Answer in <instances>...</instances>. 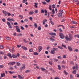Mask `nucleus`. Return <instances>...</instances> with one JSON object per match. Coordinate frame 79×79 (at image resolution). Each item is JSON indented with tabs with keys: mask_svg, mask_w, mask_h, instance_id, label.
<instances>
[{
	"mask_svg": "<svg viewBox=\"0 0 79 79\" xmlns=\"http://www.w3.org/2000/svg\"><path fill=\"white\" fill-rule=\"evenodd\" d=\"M59 35L60 36L61 39H64V35H63V34L62 33L60 32L59 33Z\"/></svg>",
	"mask_w": 79,
	"mask_h": 79,
	"instance_id": "nucleus-1",
	"label": "nucleus"
},
{
	"mask_svg": "<svg viewBox=\"0 0 79 79\" xmlns=\"http://www.w3.org/2000/svg\"><path fill=\"white\" fill-rule=\"evenodd\" d=\"M69 41H71L72 39H73V36L71 34H69Z\"/></svg>",
	"mask_w": 79,
	"mask_h": 79,
	"instance_id": "nucleus-2",
	"label": "nucleus"
},
{
	"mask_svg": "<svg viewBox=\"0 0 79 79\" xmlns=\"http://www.w3.org/2000/svg\"><path fill=\"white\" fill-rule=\"evenodd\" d=\"M42 50V47L40 46H39L38 47V52H40Z\"/></svg>",
	"mask_w": 79,
	"mask_h": 79,
	"instance_id": "nucleus-3",
	"label": "nucleus"
},
{
	"mask_svg": "<svg viewBox=\"0 0 79 79\" xmlns=\"http://www.w3.org/2000/svg\"><path fill=\"white\" fill-rule=\"evenodd\" d=\"M14 64H15V62H12L9 63L8 64V65H9L10 66H11Z\"/></svg>",
	"mask_w": 79,
	"mask_h": 79,
	"instance_id": "nucleus-4",
	"label": "nucleus"
},
{
	"mask_svg": "<svg viewBox=\"0 0 79 79\" xmlns=\"http://www.w3.org/2000/svg\"><path fill=\"white\" fill-rule=\"evenodd\" d=\"M68 48L69 49V52H72V51H73V49H72L71 47L68 46Z\"/></svg>",
	"mask_w": 79,
	"mask_h": 79,
	"instance_id": "nucleus-5",
	"label": "nucleus"
},
{
	"mask_svg": "<svg viewBox=\"0 0 79 79\" xmlns=\"http://www.w3.org/2000/svg\"><path fill=\"white\" fill-rule=\"evenodd\" d=\"M22 48H23L24 50H27V47H25L24 46H22L21 47Z\"/></svg>",
	"mask_w": 79,
	"mask_h": 79,
	"instance_id": "nucleus-6",
	"label": "nucleus"
},
{
	"mask_svg": "<svg viewBox=\"0 0 79 79\" xmlns=\"http://www.w3.org/2000/svg\"><path fill=\"white\" fill-rule=\"evenodd\" d=\"M55 50L52 49L51 50V54H55Z\"/></svg>",
	"mask_w": 79,
	"mask_h": 79,
	"instance_id": "nucleus-7",
	"label": "nucleus"
},
{
	"mask_svg": "<svg viewBox=\"0 0 79 79\" xmlns=\"http://www.w3.org/2000/svg\"><path fill=\"white\" fill-rule=\"evenodd\" d=\"M7 56H9V58H12V56H11V54L9 53L7 54Z\"/></svg>",
	"mask_w": 79,
	"mask_h": 79,
	"instance_id": "nucleus-8",
	"label": "nucleus"
},
{
	"mask_svg": "<svg viewBox=\"0 0 79 79\" xmlns=\"http://www.w3.org/2000/svg\"><path fill=\"white\" fill-rule=\"evenodd\" d=\"M12 58H17V56L15 55L14 54H12Z\"/></svg>",
	"mask_w": 79,
	"mask_h": 79,
	"instance_id": "nucleus-9",
	"label": "nucleus"
},
{
	"mask_svg": "<svg viewBox=\"0 0 79 79\" xmlns=\"http://www.w3.org/2000/svg\"><path fill=\"white\" fill-rule=\"evenodd\" d=\"M49 35H55V36H56V33L52 32L49 33Z\"/></svg>",
	"mask_w": 79,
	"mask_h": 79,
	"instance_id": "nucleus-10",
	"label": "nucleus"
},
{
	"mask_svg": "<svg viewBox=\"0 0 79 79\" xmlns=\"http://www.w3.org/2000/svg\"><path fill=\"white\" fill-rule=\"evenodd\" d=\"M2 13L4 14L5 16H6L7 15V14H8V13L6 12V11H4V10H3Z\"/></svg>",
	"mask_w": 79,
	"mask_h": 79,
	"instance_id": "nucleus-11",
	"label": "nucleus"
},
{
	"mask_svg": "<svg viewBox=\"0 0 79 79\" xmlns=\"http://www.w3.org/2000/svg\"><path fill=\"white\" fill-rule=\"evenodd\" d=\"M62 13H60L58 14V17H61V16H62Z\"/></svg>",
	"mask_w": 79,
	"mask_h": 79,
	"instance_id": "nucleus-12",
	"label": "nucleus"
},
{
	"mask_svg": "<svg viewBox=\"0 0 79 79\" xmlns=\"http://www.w3.org/2000/svg\"><path fill=\"white\" fill-rule=\"evenodd\" d=\"M25 69V66L23 65L22 67L20 68V70H23V69Z\"/></svg>",
	"mask_w": 79,
	"mask_h": 79,
	"instance_id": "nucleus-13",
	"label": "nucleus"
},
{
	"mask_svg": "<svg viewBox=\"0 0 79 79\" xmlns=\"http://www.w3.org/2000/svg\"><path fill=\"white\" fill-rule=\"evenodd\" d=\"M65 39L67 40V41H68V40H69V38L68 36H66Z\"/></svg>",
	"mask_w": 79,
	"mask_h": 79,
	"instance_id": "nucleus-14",
	"label": "nucleus"
},
{
	"mask_svg": "<svg viewBox=\"0 0 79 79\" xmlns=\"http://www.w3.org/2000/svg\"><path fill=\"white\" fill-rule=\"evenodd\" d=\"M52 49H53V50H55V51H58V48H52Z\"/></svg>",
	"mask_w": 79,
	"mask_h": 79,
	"instance_id": "nucleus-15",
	"label": "nucleus"
},
{
	"mask_svg": "<svg viewBox=\"0 0 79 79\" xmlns=\"http://www.w3.org/2000/svg\"><path fill=\"white\" fill-rule=\"evenodd\" d=\"M71 23L72 24H77V22H76L73 21H72Z\"/></svg>",
	"mask_w": 79,
	"mask_h": 79,
	"instance_id": "nucleus-16",
	"label": "nucleus"
},
{
	"mask_svg": "<svg viewBox=\"0 0 79 79\" xmlns=\"http://www.w3.org/2000/svg\"><path fill=\"white\" fill-rule=\"evenodd\" d=\"M58 68L59 70H61V66L60 65H58Z\"/></svg>",
	"mask_w": 79,
	"mask_h": 79,
	"instance_id": "nucleus-17",
	"label": "nucleus"
},
{
	"mask_svg": "<svg viewBox=\"0 0 79 79\" xmlns=\"http://www.w3.org/2000/svg\"><path fill=\"white\" fill-rule=\"evenodd\" d=\"M29 13L30 15H34V12L30 11V12H29Z\"/></svg>",
	"mask_w": 79,
	"mask_h": 79,
	"instance_id": "nucleus-18",
	"label": "nucleus"
},
{
	"mask_svg": "<svg viewBox=\"0 0 79 79\" xmlns=\"http://www.w3.org/2000/svg\"><path fill=\"white\" fill-rule=\"evenodd\" d=\"M16 64L17 65V66H19L21 64L19 62H17L16 63Z\"/></svg>",
	"mask_w": 79,
	"mask_h": 79,
	"instance_id": "nucleus-19",
	"label": "nucleus"
},
{
	"mask_svg": "<svg viewBox=\"0 0 79 79\" xmlns=\"http://www.w3.org/2000/svg\"><path fill=\"white\" fill-rule=\"evenodd\" d=\"M33 55H39V53L37 52H35L33 53Z\"/></svg>",
	"mask_w": 79,
	"mask_h": 79,
	"instance_id": "nucleus-20",
	"label": "nucleus"
},
{
	"mask_svg": "<svg viewBox=\"0 0 79 79\" xmlns=\"http://www.w3.org/2000/svg\"><path fill=\"white\" fill-rule=\"evenodd\" d=\"M34 26H35V28H37V24L35 23H34Z\"/></svg>",
	"mask_w": 79,
	"mask_h": 79,
	"instance_id": "nucleus-21",
	"label": "nucleus"
},
{
	"mask_svg": "<svg viewBox=\"0 0 79 79\" xmlns=\"http://www.w3.org/2000/svg\"><path fill=\"white\" fill-rule=\"evenodd\" d=\"M35 5L34 6L35 8H37V3H35Z\"/></svg>",
	"mask_w": 79,
	"mask_h": 79,
	"instance_id": "nucleus-22",
	"label": "nucleus"
},
{
	"mask_svg": "<svg viewBox=\"0 0 79 79\" xmlns=\"http://www.w3.org/2000/svg\"><path fill=\"white\" fill-rule=\"evenodd\" d=\"M50 40H51L52 41H55V40L54 39H53L52 38H50Z\"/></svg>",
	"mask_w": 79,
	"mask_h": 79,
	"instance_id": "nucleus-23",
	"label": "nucleus"
},
{
	"mask_svg": "<svg viewBox=\"0 0 79 79\" xmlns=\"http://www.w3.org/2000/svg\"><path fill=\"white\" fill-rule=\"evenodd\" d=\"M49 9L51 11L52 10V9H51V8H52V5H49Z\"/></svg>",
	"mask_w": 79,
	"mask_h": 79,
	"instance_id": "nucleus-24",
	"label": "nucleus"
},
{
	"mask_svg": "<svg viewBox=\"0 0 79 79\" xmlns=\"http://www.w3.org/2000/svg\"><path fill=\"white\" fill-rule=\"evenodd\" d=\"M52 7L53 9H54L55 8V4H53V5H52Z\"/></svg>",
	"mask_w": 79,
	"mask_h": 79,
	"instance_id": "nucleus-25",
	"label": "nucleus"
},
{
	"mask_svg": "<svg viewBox=\"0 0 79 79\" xmlns=\"http://www.w3.org/2000/svg\"><path fill=\"white\" fill-rule=\"evenodd\" d=\"M17 31L18 32H21V30H20V29L19 28L17 29Z\"/></svg>",
	"mask_w": 79,
	"mask_h": 79,
	"instance_id": "nucleus-26",
	"label": "nucleus"
},
{
	"mask_svg": "<svg viewBox=\"0 0 79 79\" xmlns=\"http://www.w3.org/2000/svg\"><path fill=\"white\" fill-rule=\"evenodd\" d=\"M31 71L29 70H27L26 71H25V73H29V72H30Z\"/></svg>",
	"mask_w": 79,
	"mask_h": 79,
	"instance_id": "nucleus-27",
	"label": "nucleus"
},
{
	"mask_svg": "<svg viewBox=\"0 0 79 79\" xmlns=\"http://www.w3.org/2000/svg\"><path fill=\"white\" fill-rule=\"evenodd\" d=\"M62 46L63 47H64V48H66V46L63 45V44H62Z\"/></svg>",
	"mask_w": 79,
	"mask_h": 79,
	"instance_id": "nucleus-28",
	"label": "nucleus"
},
{
	"mask_svg": "<svg viewBox=\"0 0 79 79\" xmlns=\"http://www.w3.org/2000/svg\"><path fill=\"white\" fill-rule=\"evenodd\" d=\"M52 14H53V15H54V14H55V10H54V9H53L52 10Z\"/></svg>",
	"mask_w": 79,
	"mask_h": 79,
	"instance_id": "nucleus-29",
	"label": "nucleus"
},
{
	"mask_svg": "<svg viewBox=\"0 0 79 79\" xmlns=\"http://www.w3.org/2000/svg\"><path fill=\"white\" fill-rule=\"evenodd\" d=\"M41 69L42 71H44L45 70V69L44 68H41Z\"/></svg>",
	"mask_w": 79,
	"mask_h": 79,
	"instance_id": "nucleus-30",
	"label": "nucleus"
},
{
	"mask_svg": "<svg viewBox=\"0 0 79 79\" xmlns=\"http://www.w3.org/2000/svg\"><path fill=\"white\" fill-rule=\"evenodd\" d=\"M73 73V74H76V70H74L72 72Z\"/></svg>",
	"mask_w": 79,
	"mask_h": 79,
	"instance_id": "nucleus-31",
	"label": "nucleus"
},
{
	"mask_svg": "<svg viewBox=\"0 0 79 79\" xmlns=\"http://www.w3.org/2000/svg\"><path fill=\"white\" fill-rule=\"evenodd\" d=\"M64 73L65 74V75H67V74H68V73H67L66 72V71L64 70Z\"/></svg>",
	"mask_w": 79,
	"mask_h": 79,
	"instance_id": "nucleus-32",
	"label": "nucleus"
},
{
	"mask_svg": "<svg viewBox=\"0 0 79 79\" xmlns=\"http://www.w3.org/2000/svg\"><path fill=\"white\" fill-rule=\"evenodd\" d=\"M7 24L8 26H10V25H11V24H10V22H7Z\"/></svg>",
	"mask_w": 79,
	"mask_h": 79,
	"instance_id": "nucleus-33",
	"label": "nucleus"
},
{
	"mask_svg": "<svg viewBox=\"0 0 79 79\" xmlns=\"http://www.w3.org/2000/svg\"><path fill=\"white\" fill-rule=\"evenodd\" d=\"M23 40L24 41V42L25 43H27L28 42L27 41H26V40L24 39Z\"/></svg>",
	"mask_w": 79,
	"mask_h": 79,
	"instance_id": "nucleus-34",
	"label": "nucleus"
},
{
	"mask_svg": "<svg viewBox=\"0 0 79 79\" xmlns=\"http://www.w3.org/2000/svg\"><path fill=\"white\" fill-rule=\"evenodd\" d=\"M0 48L1 49H2V48H3V46L2 45H0Z\"/></svg>",
	"mask_w": 79,
	"mask_h": 79,
	"instance_id": "nucleus-35",
	"label": "nucleus"
},
{
	"mask_svg": "<svg viewBox=\"0 0 79 79\" xmlns=\"http://www.w3.org/2000/svg\"><path fill=\"white\" fill-rule=\"evenodd\" d=\"M15 27L16 29H18L19 28V26H15Z\"/></svg>",
	"mask_w": 79,
	"mask_h": 79,
	"instance_id": "nucleus-36",
	"label": "nucleus"
},
{
	"mask_svg": "<svg viewBox=\"0 0 79 79\" xmlns=\"http://www.w3.org/2000/svg\"><path fill=\"white\" fill-rule=\"evenodd\" d=\"M58 48H60V49H63V48H62V47H60V46H58Z\"/></svg>",
	"mask_w": 79,
	"mask_h": 79,
	"instance_id": "nucleus-37",
	"label": "nucleus"
},
{
	"mask_svg": "<svg viewBox=\"0 0 79 79\" xmlns=\"http://www.w3.org/2000/svg\"><path fill=\"white\" fill-rule=\"evenodd\" d=\"M41 13H44V9L41 10Z\"/></svg>",
	"mask_w": 79,
	"mask_h": 79,
	"instance_id": "nucleus-38",
	"label": "nucleus"
},
{
	"mask_svg": "<svg viewBox=\"0 0 79 79\" xmlns=\"http://www.w3.org/2000/svg\"><path fill=\"white\" fill-rule=\"evenodd\" d=\"M50 23L52 25H54V23L52 21H51Z\"/></svg>",
	"mask_w": 79,
	"mask_h": 79,
	"instance_id": "nucleus-39",
	"label": "nucleus"
},
{
	"mask_svg": "<svg viewBox=\"0 0 79 79\" xmlns=\"http://www.w3.org/2000/svg\"><path fill=\"white\" fill-rule=\"evenodd\" d=\"M38 30L40 31L41 30V27H39L38 28Z\"/></svg>",
	"mask_w": 79,
	"mask_h": 79,
	"instance_id": "nucleus-40",
	"label": "nucleus"
},
{
	"mask_svg": "<svg viewBox=\"0 0 79 79\" xmlns=\"http://www.w3.org/2000/svg\"><path fill=\"white\" fill-rule=\"evenodd\" d=\"M6 39L7 40H10V37H6Z\"/></svg>",
	"mask_w": 79,
	"mask_h": 79,
	"instance_id": "nucleus-41",
	"label": "nucleus"
},
{
	"mask_svg": "<svg viewBox=\"0 0 79 79\" xmlns=\"http://www.w3.org/2000/svg\"><path fill=\"white\" fill-rule=\"evenodd\" d=\"M9 73H10V74H13V73H14V72H11V71H9Z\"/></svg>",
	"mask_w": 79,
	"mask_h": 79,
	"instance_id": "nucleus-42",
	"label": "nucleus"
},
{
	"mask_svg": "<svg viewBox=\"0 0 79 79\" xmlns=\"http://www.w3.org/2000/svg\"><path fill=\"white\" fill-rule=\"evenodd\" d=\"M27 2V0H23V3H26Z\"/></svg>",
	"mask_w": 79,
	"mask_h": 79,
	"instance_id": "nucleus-43",
	"label": "nucleus"
},
{
	"mask_svg": "<svg viewBox=\"0 0 79 79\" xmlns=\"http://www.w3.org/2000/svg\"><path fill=\"white\" fill-rule=\"evenodd\" d=\"M20 35L21 36L22 35V34H21V33H19V34L17 35V36H20Z\"/></svg>",
	"mask_w": 79,
	"mask_h": 79,
	"instance_id": "nucleus-44",
	"label": "nucleus"
},
{
	"mask_svg": "<svg viewBox=\"0 0 79 79\" xmlns=\"http://www.w3.org/2000/svg\"><path fill=\"white\" fill-rule=\"evenodd\" d=\"M42 3L43 4V5H46L47 4V3L45 2H42Z\"/></svg>",
	"mask_w": 79,
	"mask_h": 79,
	"instance_id": "nucleus-45",
	"label": "nucleus"
},
{
	"mask_svg": "<svg viewBox=\"0 0 79 79\" xmlns=\"http://www.w3.org/2000/svg\"><path fill=\"white\" fill-rule=\"evenodd\" d=\"M4 67V66L2 65H0V68H2Z\"/></svg>",
	"mask_w": 79,
	"mask_h": 79,
	"instance_id": "nucleus-46",
	"label": "nucleus"
},
{
	"mask_svg": "<svg viewBox=\"0 0 79 79\" xmlns=\"http://www.w3.org/2000/svg\"><path fill=\"white\" fill-rule=\"evenodd\" d=\"M9 69H11V70H12V69H13V68L12 67H10L9 68Z\"/></svg>",
	"mask_w": 79,
	"mask_h": 79,
	"instance_id": "nucleus-47",
	"label": "nucleus"
},
{
	"mask_svg": "<svg viewBox=\"0 0 79 79\" xmlns=\"http://www.w3.org/2000/svg\"><path fill=\"white\" fill-rule=\"evenodd\" d=\"M63 58H66V55H64L63 56Z\"/></svg>",
	"mask_w": 79,
	"mask_h": 79,
	"instance_id": "nucleus-48",
	"label": "nucleus"
},
{
	"mask_svg": "<svg viewBox=\"0 0 79 79\" xmlns=\"http://www.w3.org/2000/svg\"><path fill=\"white\" fill-rule=\"evenodd\" d=\"M55 62H57L58 61V59H55L54 60Z\"/></svg>",
	"mask_w": 79,
	"mask_h": 79,
	"instance_id": "nucleus-49",
	"label": "nucleus"
},
{
	"mask_svg": "<svg viewBox=\"0 0 79 79\" xmlns=\"http://www.w3.org/2000/svg\"><path fill=\"white\" fill-rule=\"evenodd\" d=\"M49 64H50V65H51V66L52 65V61H49Z\"/></svg>",
	"mask_w": 79,
	"mask_h": 79,
	"instance_id": "nucleus-50",
	"label": "nucleus"
},
{
	"mask_svg": "<svg viewBox=\"0 0 79 79\" xmlns=\"http://www.w3.org/2000/svg\"><path fill=\"white\" fill-rule=\"evenodd\" d=\"M2 21L3 22H5V19H2Z\"/></svg>",
	"mask_w": 79,
	"mask_h": 79,
	"instance_id": "nucleus-51",
	"label": "nucleus"
},
{
	"mask_svg": "<svg viewBox=\"0 0 79 79\" xmlns=\"http://www.w3.org/2000/svg\"><path fill=\"white\" fill-rule=\"evenodd\" d=\"M20 28L22 30H24V28L22 26H21Z\"/></svg>",
	"mask_w": 79,
	"mask_h": 79,
	"instance_id": "nucleus-52",
	"label": "nucleus"
},
{
	"mask_svg": "<svg viewBox=\"0 0 79 79\" xmlns=\"http://www.w3.org/2000/svg\"><path fill=\"white\" fill-rule=\"evenodd\" d=\"M13 50H14V49L13 48H12V49H10V52H12V51H13Z\"/></svg>",
	"mask_w": 79,
	"mask_h": 79,
	"instance_id": "nucleus-53",
	"label": "nucleus"
},
{
	"mask_svg": "<svg viewBox=\"0 0 79 79\" xmlns=\"http://www.w3.org/2000/svg\"><path fill=\"white\" fill-rule=\"evenodd\" d=\"M35 13H38V10H36L35 11Z\"/></svg>",
	"mask_w": 79,
	"mask_h": 79,
	"instance_id": "nucleus-54",
	"label": "nucleus"
},
{
	"mask_svg": "<svg viewBox=\"0 0 79 79\" xmlns=\"http://www.w3.org/2000/svg\"><path fill=\"white\" fill-rule=\"evenodd\" d=\"M74 51L76 52H77L78 51V50L77 49H76L75 50H74Z\"/></svg>",
	"mask_w": 79,
	"mask_h": 79,
	"instance_id": "nucleus-55",
	"label": "nucleus"
},
{
	"mask_svg": "<svg viewBox=\"0 0 79 79\" xmlns=\"http://www.w3.org/2000/svg\"><path fill=\"white\" fill-rule=\"evenodd\" d=\"M29 51L30 52H32L33 51V50H32V49L31 48Z\"/></svg>",
	"mask_w": 79,
	"mask_h": 79,
	"instance_id": "nucleus-56",
	"label": "nucleus"
},
{
	"mask_svg": "<svg viewBox=\"0 0 79 79\" xmlns=\"http://www.w3.org/2000/svg\"><path fill=\"white\" fill-rule=\"evenodd\" d=\"M76 69H78V67H77V64H76Z\"/></svg>",
	"mask_w": 79,
	"mask_h": 79,
	"instance_id": "nucleus-57",
	"label": "nucleus"
},
{
	"mask_svg": "<svg viewBox=\"0 0 79 79\" xmlns=\"http://www.w3.org/2000/svg\"><path fill=\"white\" fill-rule=\"evenodd\" d=\"M16 56H17V57H18H18H19V53H17Z\"/></svg>",
	"mask_w": 79,
	"mask_h": 79,
	"instance_id": "nucleus-58",
	"label": "nucleus"
},
{
	"mask_svg": "<svg viewBox=\"0 0 79 79\" xmlns=\"http://www.w3.org/2000/svg\"><path fill=\"white\" fill-rule=\"evenodd\" d=\"M57 58H58V59H61V56H58Z\"/></svg>",
	"mask_w": 79,
	"mask_h": 79,
	"instance_id": "nucleus-59",
	"label": "nucleus"
},
{
	"mask_svg": "<svg viewBox=\"0 0 79 79\" xmlns=\"http://www.w3.org/2000/svg\"><path fill=\"white\" fill-rule=\"evenodd\" d=\"M62 63L63 64H65V63H66V62H65V61H64V60H63V61L62 62Z\"/></svg>",
	"mask_w": 79,
	"mask_h": 79,
	"instance_id": "nucleus-60",
	"label": "nucleus"
},
{
	"mask_svg": "<svg viewBox=\"0 0 79 79\" xmlns=\"http://www.w3.org/2000/svg\"><path fill=\"white\" fill-rule=\"evenodd\" d=\"M59 31L60 32H62V31H63V30L61 29V28H59Z\"/></svg>",
	"mask_w": 79,
	"mask_h": 79,
	"instance_id": "nucleus-61",
	"label": "nucleus"
},
{
	"mask_svg": "<svg viewBox=\"0 0 79 79\" xmlns=\"http://www.w3.org/2000/svg\"><path fill=\"white\" fill-rule=\"evenodd\" d=\"M29 19L30 20H31V21H32V17H30L29 18Z\"/></svg>",
	"mask_w": 79,
	"mask_h": 79,
	"instance_id": "nucleus-62",
	"label": "nucleus"
},
{
	"mask_svg": "<svg viewBox=\"0 0 79 79\" xmlns=\"http://www.w3.org/2000/svg\"><path fill=\"white\" fill-rule=\"evenodd\" d=\"M70 78L71 79H73V75H70Z\"/></svg>",
	"mask_w": 79,
	"mask_h": 79,
	"instance_id": "nucleus-63",
	"label": "nucleus"
},
{
	"mask_svg": "<svg viewBox=\"0 0 79 79\" xmlns=\"http://www.w3.org/2000/svg\"><path fill=\"white\" fill-rule=\"evenodd\" d=\"M44 13H47V10H44Z\"/></svg>",
	"mask_w": 79,
	"mask_h": 79,
	"instance_id": "nucleus-64",
	"label": "nucleus"
}]
</instances>
